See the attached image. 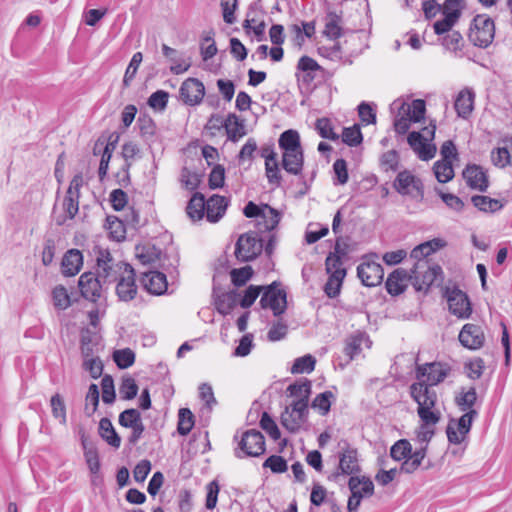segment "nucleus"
Returning a JSON list of instances; mask_svg holds the SVG:
<instances>
[{
    "mask_svg": "<svg viewBox=\"0 0 512 512\" xmlns=\"http://www.w3.org/2000/svg\"><path fill=\"white\" fill-rule=\"evenodd\" d=\"M262 250V240L255 232H248L239 236L234 253L240 262H249L260 255Z\"/></svg>",
    "mask_w": 512,
    "mask_h": 512,
    "instance_id": "1a4fd4ad",
    "label": "nucleus"
},
{
    "mask_svg": "<svg viewBox=\"0 0 512 512\" xmlns=\"http://www.w3.org/2000/svg\"><path fill=\"white\" fill-rule=\"evenodd\" d=\"M348 487L351 491V495L353 493L356 494V497L362 501L363 497H370L374 493V484L369 477L366 476H352L349 478Z\"/></svg>",
    "mask_w": 512,
    "mask_h": 512,
    "instance_id": "c85d7f7f",
    "label": "nucleus"
},
{
    "mask_svg": "<svg viewBox=\"0 0 512 512\" xmlns=\"http://www.w3.org/2000/svg\"><path fill=\"white\" fill-rule=\"evenodd\" d=\"M179 93L185 104L195 106L203 100L205 87L197 78H188L181 84Z\"/></svg>",
    "mask_w": 512,
    "mask_h": 512,
    "instance_id": "f3484780",
    "label": "nucleus"
},
{
    "mask_svg": "<svg viewBox=\"0 0 512 512\" xmlns=\"http://www.w3.org/2000/svg\"><path fill=\"white\" fill-rule=\"evenodd\" d=\"M233 439L237 444L234 449V455L239 459L259 457L266 450L264 436L256 429L246 430L240 435L237 432Z\"/></svg>",
    "mask_w": 512,
    "mask_h": 512,
    "instance_id": "20e7f679",
    "label": "nucleus"
},
{
    "mask_svg": "<svg viewBox=\"0 0 512 512\" xmlns=\"http://www.w3.org/2000/svg\"><path fill=\"white\" fill-rule=\"evenodd\" d=\"M345 447L339 454L338 470L328 476V480L338 483L342 476H356L361 472V466L358 459V451L352 448L348 443H344Z\"/></svg>",
    "mask_w": 512,
    "mask_h": 512,
    "instance_id": "423d86ee",
    "label": "nucleus"
},
{
    "mask_svg": "<svg viewBox=\"0 0 512 512\" xmlns=\"http://www.w3.org/2000/svg\"><path fill=\"white\" fill-rule=\"evenodd\" d=\"M81 443L89 471L95 475L100 471V460L97 448L93 443L88 442L84 435L81 437Z\"/></svg>",
    "mask_w": 512,
    "mask_h": 512,
    "instance_id": "473e14b6",
    "label": "nucleus"
},
{
    "mask_svg": "<svg viewBox=\"0 0 512 512\" xmlns=\"http://www.w3.org/2000/svg\"><path fill=\"white\" fill-rule=\"evenodd\" d=\"M61 265L62 273L65 276L76 275L83 265L82 253L77 249L68 250L62 259Z\"/></svg>",
    "mask_w": 512,
    "mask_h": 512,
    "instance_id": "2f4dec72",
    "label": "nucleus"
},
{
    "mask_svg": "<svg viewBox=\"0 0 512 512\" xmlns=\"http://www.w3.org/2000/svg\"><path fill=\"white\" fill-rule=\"evenodd\" d=\"M138 126L140 129L141 136L146 140L150 141L156 134V125L154 121L148 117L143 116L138 118Z\"/></svg>",
    "mask_w": 512,
    "mask_h": 512,
    "instance_id": "0e129e2a",
    "label": "nucleus"
},
{
    "mask_svg": "<svg viewBox=\"0 0 512 512\" xmlns=\"http://www.w3.org/2000/svg\"><path fill=\"white\" fill-rule=\"evenodd\" d=\"M232 283L237 286L245 285L253 275V270L250 266H245L239 269H233L231 271Z\"/></svg>",
    "mask_w": 512,
    "mask_h": 512,
    "instance_id": "338daca9",
    "label": "nucleus"
},
{
    "mask_svg": "<svg viewBox=\"0 0 512 512\" xmlns=\"http://www.w3.org/2000/svg\"><path fill=\"white\" fill-rule=\"evenodd\" d=\"M238 294L236 291H229L220 295L216 300L217 311L222 315H228L237 305Z\"/></svg>",
    "mask_w": 512,
    "mask_h": 512,
    "instance_id": "79ce46f5",
    "label": "nucleus"
},
{
    "mask_svg": "<svg viewBox=\"0 0 512 512\" xmlns=\"http://www.w3.org/2000/svg\"><path fill=\"white\" fill-rule=\"evenodd\" d=\"M363 140L359 125L354 124L351 127H345L342 132V141L348 146H357Z\"/></svg>",
    "mask_w": 512,
    "mask_h": 512,
    "instance_id": "5fc2aeb1",
    "label": "nucleus"
},
{
    "mask_svg": "<svg viewBox=\"0 0 512 512\" xmlns=\"http://www.w3.org/2000/svg\"><path fill=\"white\" fill-rule=\"evenodd\" d=\"M287 391L290 396L296 398L293 402H303L306 404V407H308L311 394V382L308 379L289 385Z\"/></svg>",
    "mask_w": 512,
    "mask_h": 512,
    "instance_id": "f704fd0d",
    "label": "nucleus"
},
{
    "mask_svg": "<svg viewBox=\"0 0 512 512\" xmlns=\"http://www.w3.org/2000/svg\"><path fill=\"white\" fill-rule=\"evenodd\" d=\"M162 53L172 62L170 71L175 75L186 72L191 66L190 62H185L184 60L180 59L177 56V51L166 44L162 45Z\"/></svg>",
    "mask_w": 512,
    "mask_h": 512,
    "instance_id": "72a5a7b5",
    "label": "nucleus"
},
{
    "mask_svg": "<svg viewBox=\"0 0 512 512\" xmlns=\"http://www.w3.org/2000/svg\"><path fill=\"white\" fill-rule=\"evenodd\" d=\"M334 398V394L331 391H325L318 394L312 401V408L317 409L319 413L324 416L330 411L331 399Z\"/></svg>",
    "mask_w": 512,
    "mask_h": 512,
    "instance_id": "864d4df0",
    "label": "nucleus"
},
{
    "mask_svg": "<svg viewBox=\"0 0 512 512\" xmlns=\"http://www.w3.org/2000/svg\"><path fill=\"white\" fill-rule=\"evenodd\" d=\"M100 436L112 447L119 448L121 438L115 431L111 421L108 418H102L99 422Z\"/></svg>",
    "mask_w": 512,
    "mask_h": 512,
    "instance_id": "4c0bfd02",
    "label": "nucleus"
},
{
    "mask_svg": "<svg viewBox=\"0 0 512 512\" xmlns=\"http://www.w3.org/2000/svg\"><path fill=\"white\" fill-rule=\"evenodd\" d=\"M85 401V413L88 416H91L95 413L99 404V389L96 384H91L89 386Z\"/></svg>",
    "mask_w": 512,
    "mask_h": 512,
    "instance_id": "052dcab7",
    "label": "nucleus"
},
{
    "mask_svg": "<svg viewBox=\"0 0 512 512\" xmlns=\"http://www.w3.org/2000/svg\"><path fill=\"white\" fill-rule=\"evenodd\" d=\"M426 456V446L414 451L409 457L404 459L399 471L407 474L415 472L421 465Z\"/></svg>",
    "mask_w": 512,
    "mask_h": 512,
    "instance_id": "a19ab883",
    "label": "nucleus"
},
{
    "mask_svg": "<svg viewBox=\"0 0 512 512\" xmlns=\"http://www.w3.org/2000/svg\"><path fill=\"white\" fill-rule=\"evenodd\" d=\"M393 186L401 195H413L412 192L416 191L421 198L423 197V184L410 171L404 170L399 172Z\"/></svg>",
    "mask_w": 512,
    "mask_h": 512,
    "instance_id": "a211bd4d",
    "label": "nucleus"
},
{
    "mask_svg": "<svg viewBox=\"0 0 512 512\" xmlns=\"http://www.w3.org/2000/svg\"><path fill=\"white\" fill-rule=\"evenodd\" d=\"M475 93L468 88L461 90L454 103L457 115L461 118L466 119L474 108Z\"/></svg>",
    "mask_w": 512,
    "mask_h": 512,
    "instance_id": "c756f323",
    "label": "nucleus"
},
{
    "mask_svg": "<svg viewBox=\"0 0 512 512\" xmlns=\"http://www.w3.org/2000/svg\"><path fill=\"white\" fill-rule=\"evenodd\" d=\"M140 149L138 145L134 142L125 143L122 146V157L125 160V164L122 168V172L118 173V177L122 174V178L119 180V183L123 186H126L129 183V169L132 165L133 160L139 154Z\"/></svg>",
    "mask_w": 512,
    "mask_h": 512,
    "instance_id": "7c9ffc66",
    "label": "nucleus"
},
{
    "mask_svg": "<svg viewBox=\"0 0 512 512\" xmlns=\"http://www.w3.org/2000/svg\"><path fill=\"white\" fill-rule=\"evenodd\" d=\"M260 426L265 430L273 440H278L281 436L279 428L275 421L270 417L267 412H263L260 419Z\"/></svg>",
    "mask_w": 512,
    "mask_h": 512,
    "instance_id": "69168bd1",
    "label": "nucleus"
},
{
    "mask_svg": "<svg viewBox=\"0 0 512 512\" xmlns=\"http://www.w3.org/2000/svg\"><path fill=\"white\" fill-rule=\"evenodd\" d=\"M113 359L119 368L126 369L133 365L135 354L129 348L116 350L113 354Z\"/></svg>",
    "mask_w": 512,
    "mask_h": 512,
    "instance_id": "13d9d810",
    "label": "nucleus"
},
{
    "mask_svg": "<svg viewBox=\"0 0 512 512\" xmlns=\"http://www.w3.org/2000/svg\"><path fill=\"white\" fill-rule=\"evenodd\" d=\"M433 171L440 183H447L454 177L451 161L438 160L434 163Z\"/></svg>",
    "mask_w": 512,
    "mask_h": 512,
    "instance_id": "49530a36",
    "label": "nucleus"
},
{
    "mask_svg": "<svg viewBox=\"0 0 512 512\" xmlns=\"http://www.w3.org/2000/svg\"><path fill=\"white\" fill-rule=\"evenodd\" d=\"M412 399L418 404L417 414L421 421L417 432L419 442L427 444L435 433L434 427L441 419V411L438 408V396L429 393L422 386H414ZM427 447V445H425Z\"/></svg>",
    "mask_w": 512,
    "mask_h": 512,
    "instance_id": "f257e3e1",
    "label": "nucleus"
},
{
    "mask_svg": "<svg viewBox=\"0 0 512 512\" xmlns=\"http://www.w3.org/2000/svg\"><path fill=\"white\" fill-rule=\"evenodd\" d=\"M471 202L478 210L482 212H496L502 208L499 200L484 195H474Z\"/></svg>",
    "mask_w": 512,
    "mask_h": 512,
    "instance_id": "37998d69",
    "label": "nucleus"
},
{
    "mask_svg": "<svg viewBox=\"0 0 512 512\" xmlns=\"http://www.w3.org/2000/svg\"><path fill=\"white\" fill-rule=\"evenodd\" d=\"M412 453V446L406 439H400L396 441L390 449V456L395 461H402L409 457Z\"/></svg>",
    "mask_w": 512,
    "mask_h": 512,
    "instance_id": "09e8293b",
    "label": "nucleus"
},
{
    "mask_svg": "<svg viewBox=\"0 0 512 512\" xmlns=\"http://www.w3.org/2000/svg\"><path fill=\"white\" fill-rule=\"evenodd\" d=\"M450 370L451 369L447 364L441 362H431L418 365L416 367L417 382L410 385V396L412 397L414 386H422V389L426 388L429 393L437 396V393L431 387L443 382L449 375Z\"/></svg>",
    "mask_w": 512,
    "mask_h": 512,
    "instance_id": "7ed1b4c3",
    "label": "nucleus"
},
{
    "mask_svg": "<svg viewBox=\"0 0 512 512\" xmlns=\"http://www.w3.org/2000/svg\"><path fill=\"white\" fill-rule=\"evenodd\" d=\"M363 346L370 348L371 341L366 333L356 332L345 340L344 353L349 361L355 359L362 352Z\"/></svg>",
    "mask_w": 512,
    "mask_h": 512,
    "instance_id": "a878e982",
    "label": "nucleus"
},
{
    "mask_svg": "<svg viewBox=\"0 0 512 512\" xmlns=\"http://www.w3.org/2000/svg\"><path fill=\"white\" fill-rule=\"evenodd\" d=\"M390 110L395 114L394 128L398 134H405L412 122H420L425 115V101L415 99L411 103L403 99H396L390 105Z\"/></svg>",
    "mask_w": 512,
    "mask_h": 512,
    "instance_id": "f03ea898",
    "label": "nucleus"
},
{
    "mask_svg": "<svg viewBox=\"0 0 512 512\" xmlns=\"http://www.w3.org/2000/svg\"><path fill=\"white\" fill-rule=\"evenodd\" d=\"M102 400L106 404H112L115 400L114 381L110 375H105L101 381Z\"/></svg>",
    "mask_w": 512,
    "mask_h": 512,
    "instance_id": "774afa93",
    "label": "nucleus"
},
{
    "mask_svg": "<svg viewBox=\"0 0 512 512\" xmlns=\"http://www.w3.org/2000/svg\"><path fill=\"white\" fill-rule=\"evenodd\" d=\"M262 218L265 220V229L272 231L278 226L281 220V214L276 209L265 204Z\"/></svg>",
    "mask_w": 512,
    "mask_h": 512,
    "instance_id": "680f3d73",
    "label": "nucleus"
},
{
    "mask_svg": "<svg viewBox=\"0 0 512 512\" xmlns=\"http://www.w3.org/2000/svg\"><path fill=\"white\" fill-rule=\"evenodd\" d=\"M357 276L363 285L375 287L382 282L384 270L381 264L369 257H365L363 262L357 267Z\"/></svg>",
    "mask_w": 512,
    "mask_h": 512,
    "instance_id": "4468645a",
    "label": "nucleus"
},
{
    "mask_svg": "<svg viewBox=\"0 0 512 512\" xmlns=\"http://www.w3.org/2000/svg\"><path fill=\"white\" fill-rule=\"evenodd\" d=\"M446 245V242L440 238H434L430 241L423 242L416 246L410 253V257L416 260V263H427L424 259L436 252L437 250L443 248Z\"/></svg>",
    "mask_w": 512,
    "mask_h": 512,
    "instance_id": "cd10ccee",
    "label": "nucleus"
},
{
    "mask_svg": "<svg viewBox=\"0 0 512 512\" xmlns=\"http://www.w3.org/2000/svg\"><path fill=\"white\" fill-rule=\"evenodd\" d=\"M281 166L288 174L301 176L304 167L303 149L282 153Z\"/></svg>",
    "mask_w": 512,
    "mask_h": 512,
    "instance_id": "393cba45",
    "label": "nucleus"
},
{
    "mask_svg": "<svg viewBox=\"0 0 512 512\" xmlns=\"http://www.w3.org/2000/svg\"><path fill=\"white\" fill-rule=\"evenodd\" d=\"M463 178L469 188L485 192L489 187L487 171L480 165L469 164L463 170Z\"/></svg>",
    "mask_w": 512,
    "mask_h": 512,
    "instance_id": "6ab92c4d",
    "label": "nucleus"
},
{
    "mask_svg": "<svg viewBox=\"0 0 512 512\" xmlns=\"http://www.w3.org/2000/svg\"><path fill=\"white\" fill-rule=\"evenodd\" d=\"M345 276L346 271H336L335 274L329 275L324 286V292L329 298H335L339 295Z\"/></svg>",
    "mask_w": 512,
    "mask_h": 512,
    "instance_id": "c03bdc74",
    "label": "nucleus"
},
{
    "mask_svg": "<svg viewBox=\"0 0 512 512\" xmlns=\"http://www.w3.org/2000/svg\"><path fill=\"white\" fill-rule=\"evenodd\" d=\"M143 60V55L141 52H136L131 60L130 63L125 71L124 78H123V85L124 87H129L131 81L134 79L137 70Z\"/></svg>",
    "mask_w": 512,
    "mask_h": 512,
    "instance_id": "4d7b16f0",
    "label": "nucleus"
},
{
    "mask_svg": "<svg viewBox=\"0 0 512 512\" xmlns=\"http://www.w3.org/2000/svg\"><path fill=\"white\" fill-rule=\"evenodd\" d=\"M477 401V393L474 387H470L469 389L462 388L459 393L455 396V403L459 407V409L463 412H468L473 409V406Z\"/></svg>",
    "mask_w": 512,
    "mask_h": 512,
    "instance_id": "e433bc0d",
    "label": "nucleus"
},
{
    "mask_svg": "<svg viewBox=\"0 0 512 512\" xmlns=\"http://www.w3.org/2000/svg\"><path fill=\"white\" fill-rule=\"evenodd\" d=\"M63 209L66 215L63 219L57 220L59 225H62L66 219H73L76 216L79 211V198L66 193L63 200Z\"/></svg>",
    "mask_w": 512,
    "mask_h": 512,
    "instance_id": "3c124183",
    "label": "nucleus"
},
{
    "mask_svg": "<svg viewBox=\"0 0 512 512\" xmlns=\"http://www.w3.org/2000/svg\"><path fill=\"white\" fill-rule=\"evenodd\" d=\"M141 422L140 412L134 408L126 409L119 415V424L126 428H130Z\"/></svg>",
    "mask_w": 512,
    "mask_h": 512,
    "instance_id": "e2e57ef3",
    "label": "nucleus"
},
{
    "mask_svg": "<svg viewBox=\"0 0 512 512\" xmlns=\"http://www.w3.org/2000/svg\"><path fill=\"white\" fill-rule=\"evenodd\" d=\"M54 306L57 309L65 310L71 305L70 297L65 287L59 285L52 291Z\"/></svg>",
    "mask_w": 512,
    "mask_h": 512,
    "instance_id": "bf43d9fd",
    "label": "nucleus"
},
{
    "mask_svg": "<svg viewBox=\"0 0 512 512\" xmlns=\"http://www.w3.org/2000/svg\"><path fill=\"white\" fill-rule=\"evenodd\" d=\"M186 212L192 221L201 220L205 216V198L201 193H195L191 197Z\"/></svg>",
    "mask_w": 512,
    "mask_h": 512,
    "instance_id": "c9c22d12",
    "label": "nucleus"
},
{
    "mask_svg": "<svg viewBox=\"0 0 512 512\" xmlns=\"http://www.w3.org/2000/svg\"><path fill=\"white\" fill-rule=\"evenodd\" d=\"M278 144L282 153L302 148L299 133L292 129L286 130L280 135Z\"/></svg>",
    "mask_w": 512,
    "mask_h": 512,
    "instance_id": "58836bf2",
    "label": "nucleus"
},
{
    "mask_svg": "<svg viewBox=\"0 0 512 512\" xmlns=\"http://www.w3.org/2000/svg\"><path fill=\"white\" fill-rule=\"evenodd\" d=\"M324 35L331 40H336L342 35V18L336 13H328L325 18Z\"/></svg>",
    "mask_w": 512,
    "mask_h": 512,
    "instance_id": "ea45409f",
    "label": "nucleus"
},
{
    "mask_svg": "<svg viewBox=\"0 0 512 512\" xmlns=\"http://www.w3.org/2000/svg\"><path fill=\"white\" fill-rule=\"evenodd\" d=\"M308 407L303 402H292L281 414L282 426L291 433L298 432L306 423Z\"/></svg>",
    "mask_w": 512,
    "mask_h": 512,
    "instance_id": "9d476101",
    "label": "nucleus"
},
{
    "mask_svg": "<svg viewBox=\"0 0 512 512\" xmlns=\"http://www.w3.org/2000/svg\"><path fill=\"white\" fill-rule=\"evenodd\" d=\"M225 130L228 138L232 141H237L245 134L244 126L235 114H229L225 119Z\"/></svg>",
    "mask_w": 512,
    "mask_h": 512,
    "instance_id": "a18cd8bd",
    "label": "nucleus"
},
{
    "mask_svg": "<svg viewBox=\"0 0 512 512\" xmlns=\"http://www.w3.org/2000/svg\"><path fill=\"white\" fill-rule=\"evenodd\" d=\"M442 274V268L437 264L415 263L410 269L411 283L417 291L428 289Z\"/></svg>",
    "mask_w": 512,
    "mask_h": 512,
    "instance_id": "0eeeda50",
    "label": "nucleus"
},
{
    "mask_svg": "<svg viewBox=\"0 0 512 512\" xmlns=\"http://www.w3.org/2000/svg\"><path fill=\"white\" fill-rule=\"evenodd\" d=\"M116 294L119 300L128 302L137 295V285L135 281V271L133 267H125L123 274L116 281Z\"/></svg>",
    "mask_w": 512,
    "mask_h": 512,
    "instance_id": "dca6fc26",
    "label": "nucleus"
},
{
    "mask_svg": "<svg viewBox=\"0 0 512 512\" xmlns=\"http://www.w3.org/2000/svg\"><path fill=\"white\" fill-rule=\"evenodd\" d=\"M315 358L312 355H305L297 358L291 368L293 374L310 373L315 368Z\"/></svg>",
    "mask_w": 512,
    "mask_h": 512,
    "instance_id": "603ef678",
    "label": "nucleus"
},
{
    "mask_svg": "<svg viewBox=\"0 0 512 512\" xmlns=\"http://www.w3.org/2000/svg\"><path fill=\"white\" fill-rule=\"evenodd\" d=\"M194 426V416L188 408H181L178 413L177 431L180 435H187Z\"/></svg>",
    "mask_w": 512,
    "mask_h": 512,
    "instance_id": "de8ad7c7",
    "label": "nucleus"
},
{
    "mask_svg": "<svg viewBox=\"0 0 512 512\" xmlns=\"http://www.w3.org/2000/svg\"><path fill=\"white\" fill-rule=\"evenodd\" d=\"M315 129L318 132V134L324 139L336 141L339 138V135L334 132L332 122L329 118L323 117L317 119L315 123Z\"/></svg>",
    "mask_w": 512,
    "mask_h": 512,
    "instance_id": "8fccbe9b",
    "label": "nucleus"
},
{
    "mask_svg": "<svg viewBox=\"0 0 512 512\" xmlns=\"http://www.w3.org/2000/svg\"><path fill=\"white\" fill-rule=\"evenodd\" d=\"M229 200L220 195H213L205 201V215L209 222H218L225 214Z\"/></svg>",
    "mask_w": 512,
    "mask_h": 512,
    "instance_id": "b1692460",
    "label": "nucleus"
},
{
    "mask_svg": "<svg viewBox=\"0 0 512 512\" xmlns=\"http://www.w3.org/2000/svg\"><path fill=\"white\" fill-rule=\"evenodd\" d=\"M460 343L470 350L480 349L484 345L485 336L479 325L467 323L459 333Z\"/></svg>",
    "mask_w": 512,
    "mask_h": 512,
    "instance_id": "aec40b11",
    "label": "nucleus"
},
{
    "mask_svg": "<svg viewBox=\"0 0 512 512\" xmlns=\"http://www.w3.org/2000/svg\"><path fill=\"white\" fill-rule=\"evenodd\" d=\"M447 301L450 312L458 318H468L472 313L471 304L466 293L458 288L447 292Z\"/></svg>",
    "mask_w": 512,
    "mask_h": 512,
    "instance_id": "2eb2a0df",
    "label": "nucleus"
},
{
    "mask_svg": "<svg viewBox=\"0 0 512 512\" xmlns=\"http://www.w3.org/2000/svg\"><path fill=\"white\" fill-rule=\"evenodd\" d=\"M97 276L103 283L116 282L123 274L125 267H131L125 262H115L110 252L107 250H99L97 255Z\"/></svg>",
    "mask_w": 512,
    "mask_h": 512,
    "instance_id": "39448f33",
    "label": "nucleus"
},
{
    "mask_svg": "<svg viewBox=\"0 0 512 512\" xmlns=\"http://www.w3.org/2000/svg\"><path fill=\"white\" fill-rule=\"evenodd\" d=\"M260 156L265 159V175L270 185L280 187L282 185V174L279 166L278 155L273 144H266L260 148Z\"/></svg>",
    "mask_w": 512,
    "mask_h": 512,
    "instance_id": "f8f14e48",
    "label": "nucleus"
},
{
    "mask_svg": "<svg viewBox=\"0 0 512 512\" xmlns=\"http://www.w3.org/2000/svg\"><path fill=\"white\" fill-rule=\"evenodd\" d=\"M79 289L85 299L96 302L101 296V280L97 274L85 272L79 278Z\"/></svg>",
    "mask_w": 512,
    "mask_h": 512,
    "instance_id": "412c9836",
    "label": "nucleus"
},
{
    "mask_svg": "<svg viewBox=\"0 0 512 512\" xmlns=\"http://www.w3.org/2000/svg\"><path fill=\"white\" fill-rule=\"evenodd\" d=\"M50 405L53 417L59 419L60 423L65 424L67 421L66 406L61 395L58 393L53 395L50 399Z\"/></svg>",
    "mask_w": 512,
    "mask_h": 512,
    "instance_id": "6e6d98bb",
    "label": "nucleus"
},
{
    "mask_svg": "<svg viewBox=\"0 0 512 512\" xmlns=\"http://www.w3.org/2000/svg\"><path fill=\"white\" fill-rule=\"evenodd\" d=\"M141 284L150 294L162 295L167 291V279L164 273L159 271H148L142 273Z\"/></svg>",
    "mask_w": 512,
    "mask_h": 512,
    "instance_id": "4be33fe9",
    "label": "nucleus"
},
{
    "mask_svg": "<svg viewBox=\"0 0 512 512\" xmlns=\"http://www.w3.org/2000/svg\"><path fill=\"white\" fill-rule=\"evenodd\" d=\"M409 282H411L410 270L398 268L389 274L385 286L390 295L398 296L406 290Z\"/></svg>",
    "mask_w": 512,
    "mask_h": 512,
    "instance_id": "5701e85b",
    "label": "nucleus"
},
{
    "mask_svg": "<svg viewBox=\"0 0 512 512\" xmlns=\"http://www.w3.org/2000/svg\"><path fill=\"white\" fill-rule=\"evenodd\" d=\"M260 305L263 309H270L274 316L283 314L287 308V295L282 289L269 285L262 294Z\"/></svg>",
    "mask_w": 512,
    "mask_h": 512,
    "instance_id": "ddd939ff",
    "label": "nucleus"
},
{
    "mask_svg": "<svg viewBox=\"0 0 512 512\" xmlns=\"http://www.w3.org/2000/svg\"><path fill=\"white\" fill-rule=\"evenodd\" d=\"M478 416L476 410L464 413L458 420H450L447 428V438L452 444L458 445L464 442L471 430L473 420Z\"/></svg>",
    "mask_w": 512,
    "mask_h": 512,
    "instance_id": "9b49d317",
    "label": "nucleus"
},
{
    "mask_svg": "<svg viewBox=\"0 0 512 512\" xmlns=\"http://www.w3.org/2000/svg\"><path fill=\"white\" fill-rule=\"evenodd\" d=\"M495 36V26L491 18L485 15H477L473 20V27L470 29L469 39L478 47L489 46Z\"/></svg>",
    "mask_w": 512,
    "mask_h": 512,
    "instance_id": "6e6552de",
    "label": "nucleus"
},
{
    "mask_svg": "<svg viewBox=\"0 0 512 512\" xmlns=\"http://www.w3.org/2000/svg\"><path fill=\"white\" fill-rule=\"evenodd\" d=\"M321 69L320 65L309 56H302L297 64V70L299 71L296 76L298 81L306 84H310Z\"/></svg>",
    "mask_w": 512,
    "mask_h": 512,
    "instance_id": "bb28decb",
    "label": "nucleus"
}]
</instances>
